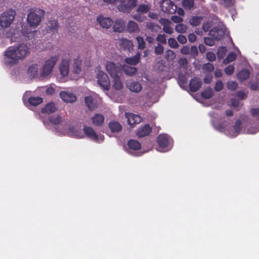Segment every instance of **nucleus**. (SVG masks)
I'll use <instances>...</instances> for the list:
<instances>
[{
  "label": "nucleus",
  "instance_id": "obj_41",
  "mask_svg": "<svg viewBox=\"0 0 259 259\" xmlns=\"http://www.w3.org/2000/svg\"><path fill=\"white\" fill-rule=\"evenodd\" d=\"M165 57L167 60H172L176 58V54L172 51L168 50L165 52Z\"/></svg>",
  "mask_w": 259,
  "mask_h": 259
},
{
  "label": "nucleus",
  "instance_id": "obj_27",
  "mask_svg": "<svg viewBox=\"0 0 259 259\" xmlns=\"http://www.w3.org/2000/svg\"><path fill=\"white\" fill-rule=\"evenodd\" d=\"M92 123L95 125L99 126L102 125L104 121V117L101 114H96L91 118Z\"/></svg>",
  "mask_w": 259,
  "mask_h": 259
},
{
  "label": "nucleus",
  "instance_id": "obj_13",
  "mask_svg": "<svg viewBox=\"0 0 259 259\" xmlns=\"http://www.w3.org/2000/svg\"><path fill=\"white\" fill-rule=\"evenodd\" d=\"M125 117L131 128H133L136 124L139 123L142 120V118L139 115L132 113H125Z\"/></svg>",
  "mask_w": 259,
  "mask_h": 259
},
{
  "label": "nucleus",
  "instance_id": "obj_39",
  "mask_svg": "<svg viewBox=\"0 0 259 259\" xmlns=\"http://www.w3.org/2000/svg\"><path fill=\"white\" fill-rule=\"evenodd\" d=\"M202 97L205 99H209L213 96V92L211 89H206L201 93Z\"/></svg>",
  "mask_w": 259,
  "mask_h": 259
},
{
  "label": "nucleus",
  "instance_id": "obj_42",
  "mask_svg": "<svg viewBox=\"0 0 259 259\" xmlns=\"http://www.w3.org/2000/svg\"><path fill=\"white\" fill-rule=\"evenodd\" d=\"M183 7L185 9H190L194 5V2L193 0H184L183 2Z\"/></svg>",
  "mask_w": 259,
  "mask_h": 259
},
{
  "label": "nucleus",
  "instance_id": "obj_16",
  "mask_svg": "<svg viewBox=\"0 0 259 259\" xmlns=\"http://www.w3.org/2000/svg\"><path fill=\"white\" fill-rule=\"evenodd\" d=\"M118 43L121 49L130 51L133 48L132 41L126 38H119Z\"/></svg>",
  "mask_w": 259,
  "mask_h": 259
},
{
  "label": "nucleus",
  "instance_id": "obj_44",
  "mask_svg": "<svg viewBox=\"0 0 259 259\" xmlns=\"http://www.w3.org/2000/svg\"><path fill=\"white\" fill-rule=\"evenodd\" d=\"M149 8L148 6L142 5L140 6L137 9V12L139 13H146L148 12Z\"/></svg>",
  "mask_w": 259,
  "mask_h": 259
},
{
  "label": "nucleus",
  "instance_id": "obj_59",
  "mask_svg": "<svg viewBox=\"0 0 259 259\" xmlns=\"http://www.w3.org/2000/svg\"><path fill=\"white\" fill-rule=\"evenodd\" d=\"M171 19L174 22L178 23L182 22L183 20L181 17L177 16H172Z\"/></svg>",
  "mask_w": 259,
  "mask_h": 259
},
{
  "label": "nucleus",
  "instance_id": "obj_2",
  "mask_svg": "<svg viewBox=\"0 0 259 259\" xmlns=\"http://www.w3.org/2000/svg\"><path fill=\"white\" fill-rule=\"evenodd\" d=\"M43 16V11L36 9H31L27 14V23L30 27L35 28L40 24Z\"/></svg>",
  "mask_w": 259,
  "mask_h": 259
},
{
  "label": "nucleus",
  "instance_id": "obj_24",
  "mask_svg": "<svg viewBox=\"0 0 259 259\" xmlns=\"http://www.w3.org/2000/svg\"><path fill=\"white\" fill-rule=\"evenodd\" d=\"M126 28L129 33H137L140 31L138 24L132 20L128 21Z\"/></svg>",
  "mask_w": 259,
  "mask_h": 259
},
{
  "label": "nucleus",
  "instance_id": "obj_36",
  "mask_svg": "<svg viewBox=\"0 0 259 259\" xmlns=\"http://www.w3.org/2000/svg\"><path fill=\"white\" fill-rule=\"evenodd\" d=\"M122 68L124 73L128 75H134L137 71V69L135 67L128 66H123Z\"/></svg>",
  "mask_w": 259,
  "mask_h": 259
},
{
  "label": "nucleus",
  "instance_id": "obj_31",
  "mask_svg": "<svg viewBox=\"0 0 259 259\" xmlns=\"http://www.w3.org/2000/svg\"><path fill=\"white\" fill-rule=\"evenodd\" d=\"M201 82L199 79H193L190 83V90L193 92L197 91L201 87Z\"/></svg>",
  "mask_w": 259,
  "mask_h": 259
},
{
  "label": "nucleus",
  "instance_id": "obj_43",
  "mask_svg": "<svg viewBox=\"0 0 259 259\" xmlns=\"http://www.w3.org/2000/svg\"><path fill=\"white\" fill-rule=\"evenodd\" d=\"M187 30V26L183 24H178L176 26V30L180 33H185Z\"/></svg>",
  "mask_w": 259,
  "mask_h": 259
},
{
  "label": "nucleus",
  "instance_id": "obj_34",
  "mask_svg": "<svg viewBox=\"0 0 259 259\" xmlns=\"http://www.w3.org/2000/svg\"><path fill=\"white\" fill-rule=\"evenodd\" d=\"M38 66L37 64H32L28 68V73L32 76L34 77L38 74Z\"/></svg>",
  "mask_w": 259,
  "mask_h": 259
},
{
  "label": "nucleus",
  "instance_id": "obj_11",
  "mask_svg": "<svg viewBox=\"0 0 259 259\" xmlns=\"http://www.w3.org/2000/svg\"><path fill=\"white\" fill-rule=\"evenodd\" d=\"M70 60L69 59H63L61 60L59 66V69L60 75L64 78L67 77L69 72ZM64 79L62 81H64Z\"/></svg>",
  "mask_w": 259,
  "mask_h": 259
},
{
  "label": "nucleus",
  "instance_id": "obj_58",
  "mask_svg": "<svg viewBox=\"0 0 259 259\" xmlns=\"http://www.w3.org/2000/svg\"><path fill=\"white\" fill-rule=\"evenodd\" d=\"M133 18L139 22H142L145 20V17L141 16L140 13L134 15Z\"/></svg>",
  "mask_w": 259,
  "mask_h": 259
},
{
  "label": "nucleus",
  "instance_id": "obj_3",
  "mask_svg": "<svg viewBox=\"0 0 259 259\" xmlns=\"http://www.w3.org/2000/svg\"><path fill=\"white\" fill-rule=\"evenodd\" d=\"M58 59L59 56L55 55L46 60L40 70V75L44 77H47L50 75Z\"/></svg>",
  "mask_w": 259,
  "mask_h": 259
},
{
  "label": "nucleus",
  "instance_id": "obj_62",
  "mask_svg": "<svg viewBox=\"0 0 259 259\" xmlns=\"http://www.w3.org/2000/svg\"><path fill=\"white\" fill-rule=\"evenodd\" d=\"M181 53L184 55H188L190 53V49L188 46H184L181 49Z\"/></svg>",
  "mask_w": 259,
  "mask_h": 259
},
{
  "label": "nucleus",
  "instance_id": "obj_7",
  "mask_svg": "<svg viewBox=\"0 0 259 259\" xmlns=\"http://www.w3.org/2000/svg\"><path fill=\"white\" fill-rule=\"evenodd\" d=\"M30 92H26L23 96V100L24 104L27 107L29 105L36 106L43 101L41 98L39 97H29Z\"/></svg>",
  "mask_w": 259,
  "mask_h": 259
},
{
  "label": "nucleus",
  "instance_id": "obj_12",
  "mask_svg": "<svg viewBox=\"0 0 259 259\" xmlns=\"http://www.w3.org/2000/svg\"><path fill=\"white\" fill-rule=\"evenodd\" d=\"M59 96L62 100L66 103H73L77 100L76 96L69 91H61Z\"/></svg>",
  "mask_w": 259,
  "mask_h": 259
},
{
  "label": "nucleus",
  "instance_id": "obj_38",
  "mask_svg": "<svg viewBox=\"0 0 259 259\" xmlns=\"http://www.w3.org/2000/svg\"><path fill=\"white\" fill-rule=\"evenodd\" d=\"M48 28L52 31H56L58 27V24L56 20H52L48 23Z\"/></svg>",
  "mask_w": 259,
  "mask_h": 259
},
{
  "label": "nucleus",
  "instance_id": "obj_35",
  "mask_svg": "<svg viewBox=\"0 0 259 259\" xmlns=\"http://www.w3.org/2000/svg\"><path fill=\"white\" fill-rule=\"evenodd\" d=\"M140 57V55L138 54L133 57L126 58L125 62L130 65H135L139 62Z\"/></svg>",
  "mask_w": 259,
  "mask_h": 259
},
{
  "label": "nucleus",
  "instance_id": "obj_50",
  "mask_svg": "<svg viewBox=\"0 0 259 259\" xmlns=\"http://www.w3.org/2000/svg\"><path fill=\"white\" fill-rule=\"evenodd\" d=\"M138 44V47L140 49H143L145 48V41L143 39V38L140 36L137 37L136 38Z\"/></svg>",
  "mask_w": 259,
  "mask_h": 259
},
{
  "label": "nucleus",
  "instance_id": "obj_19",
  "mask_svg": "<svg viewBox=\"0 0 259 259\" xmlns=\"http://www.w3.org/2000/svg\"><path fill=\"white\" fill-rule=\"evenodd\" d=\"M126 85L131 92L138 93L142 89V86L140 83L132 80H127Z\"/></svg>",
  "mask_w": 259,
  "mask_h": 259
},
{
  "label": "nucleus",
  "instance_id": "obj_57",
  "mask_svg": "<svg viewBox=\"0 0 259 259\" xmlns=\"http://www.w3.org/2000/svg\"><path fill=\"white\" fill-rule=\"evenodd\" d=\"M156 40H157V41H159L162 43H163V44L166 43V41L165 36L164 34L158 35L156 38Z\"/></svg>",
  "mask_w": 259,
  "mask_h": 259
},
{
  "label": "nucleus",
  "instance_id": "obj_8",
  "mask_svg": "<svg viewBox=\"0 0 259 259\" xmlns=\"http://www.w3.org/2000/svg\"><path fill=\"white\" fill-rule=\"evenodd\" d=\"M120 5L117 6L119 11L128 13L136 5L137 0H120Z\"/></svg>",
  "mask_w": 259,
  "mask_h": 259
},
{
  "label": "nucleus",
  "instance_id": "obj_64",
  "mask_svg": "<svg viewBox=\"0 0 259 259\" xmlns=\"http://www.w3.org/2000/svg\"><path fill=\"white\" fill-rule=\"evenodd\" d=\"M204 42L206 45L209 46H212L214 45L213 40L209 38H205Z\"/></svg>",
  "mask_w": 259,
  "mask_h": 259
},
{
  "label": "nucleus",
  "instance_id": "obj_21",
  "mask_svg": "<svg viewBox=\"0 0 259 259\" xmlns=\"http://www.w3.org/2000/svg\"><path fill=\"white\" fill-rule=\"evenodd\" d=\"M151 129L148 124H146L138 128L137 132V135L139 137H143L149 134Z\"/></svg>",
  "mask_w": 259,
  "mask_h": 259
},
{
  "label": "nucleus",
  "instance_id": "obj_25",
  "mask_svg": "<svg viewBox=\"0 0 259 259\" xmlns=\"http://www.w3.org/2000/svg\"><path fill=\"white\" fill-rule=\"evenodd\" d=\"M57 110V107L56 104L53 102H50L47 104L42 109V112L50 114L56 112Z\"/></svg>",
  "mask_w": 259,
  "mask_h": 259
},
{
  "label": "nucleus",
  "instance_id": "obj_40",
  "mask_svg": "<svg viewBox=\"0 0 259 259\" xmlns=\"http://www.w3.org/2000/svg\"><path fill=\"white\" fill-rule=\"evenodd\" d=\"M237 55L233 52H231L229 54L227 58L224 60V63L225 64H228L229 62H231L234 60H235L236 58Z\"/></svg>",
  "mask_w": 259,
  "mask_h": 259
},
{
  "label": "nucleus",
  "instance_id": "obj_56",
  "mask_svg": "<svg viewBox=\"0 0 259 259\" xmlns=\"http://www.w3.org/2000/svg\"><path fill=\"white\" fill-rule=\"evenodd\" d=\"M224 84L223 82L221 81H218L216 82L215 85V90L217 91H220L222 90L223 88Z\"/></svg>",
  "mask_w": 259,
  "mask_h": 259
},
{
  "label": "nucleus",
  "instance_id": "obj_9",
  "mask_svg": "<svg viewBox=\"0 0 259 259\" xmlns=\"http://www.w3.org/2000/svg\"><path fill=\"white\" fill-rule=\"evenodd\" d=\"M161 10L165 13L172 14L177 10V7L170 0H162L160 3Z\"/></svg>",
  "mask_w": 259,
  "mask_h": 259
},
{
  "label": "nucleus",
  "instance_id": "obj_29",
  "mask_svg": "<svg viewBox=\"0 0 259 259\" xmlns=\"http://www.w3.org/2000/svg\"><path fill=\"white\" fill-rule=\"evenodd\" d=\"M109 127L113 133H118L122 129L121 125L117 121H112L109 123Z\"/></svg>",
  "mask_w": 259,
  "mask_h": 259
},
{
  "label": "nucleus",
  "instance_id": "obj_22",
  "mask_svg": "<svg viewBox=\"0 0 259 259\" xmlns=\"http://www.w3.org/2000/svg\"><path fill=\"white\" fill-rule=\"evenodd\" d=\"M160 23L163 26V30L165 32L171 34L173 32L172 28L170 27V22L166 19H161L159 20Z\"/></svg>",
  "mask_w": 259,
  "mask_h": 259
},
{
  "label": "nucleus",
  "instance_id": "obj_37",
  "mask_svg": "<svg viewBox=\"0 0 259 259\" xmlns=\"http://www.w3.org/2000/svg\"><path fill=\"white\" fill-rule=\"evenodd\" d=\"M250 73L248 70L244 69L238 74V77L241 80L247 79L249 76Z\"/></svg>",
  "mask_w": 259,
  "mask_h": 259
},
{
  "label": "nucleus",
  "instance_id": "obj_32",
  "mask_svg": "<svg viewBox=\"0 0 259 259\" xmlns=\"http://www.w3.org/2000/svg\"><path fill=\"white\" fill-rule=\"evenodd\" d=\"M230 125V122L228 120H225L224 122L218 125L214 124V126L216 129L222 132H225L228 130Z\"/></svg>",
  "mask_w": 259,
  "mask_h": 259
},
{
  "label": "nucleus",
  "instance_id": "obj_30",
  "mask_svg": "<svg viewBox=\"0 0 259 259\" xmlns=\"http://www.w3.org/2000/svg\"><path fill=\"white\" fill-rule=\"evenodd\" d=\"M81 61L80 60H75L73 64V70L72 71L73 73L76 74L77 75H79L81 74L82 70H81Z\"/></svg>",
  "mask_w": 259,
  "mask_h": 259
},
{
  "label": "nucleus",
  "instance_id": "obj_15",
  "mask_svg": "<svg viewBox=\"0 0 259 259\" xmlns=\"http://www.w3.org/2000/svg\"><path fill=\"white\" fill-rule=\"evenodd\" d=\"M217 28H213L209 32L210 35L215 39H220L227 33L226 29L223 25L220 26L219 28H218V33L219 34H215Z\"/></svg>",
  "mask_w": 259,
  "mask_h": 259
},
{
  "label": "nucleus",
  "instance_id": "obj_48",
  "mask_svg": "<svg viewBox=\"0 0 259 259\" xmlns=\"http://www.w3.org/2000/svg\"><path fill=\"white\" fill-rule=\"evenodd\" d=\"M168 43L169 46L172 48H177L179 47V45L175 39L173 38H170L168 40Z\"/></svg>",
  "mask_w": 259,
  "mask_h": 259
},
{
  "label": "nucleus",
  "instance_id": "obj_18",
  "mask_svg": "<svg viewBox=\"0 0 259 259\" xmlns=\"http://www.w3.org/2000/svg\"><path fill=\"white\" fill-rule=\"evenodd\" d=\"M68 134L71 136L77 138H82L84 136L82 134L80 128L78 125H71L68 127Z\"/></svg>",
  "mask_w": 259,
  "mask_h": 259
},
{
  "label": "nucleus",
  "instance_id": "obj_6",
  "mask_svg": "<svg viewBox=\"0 0 259 259\" xmlns=\"http://www.w3.org/2000/svg\"><path fill=\"white\" fill-rule=\"evenodd\" d=\"M158 144V150L161 152H166L168 151L171 147L170 144V139L166 135H160L157 139Z\"/></svg>",
  "mask_w": 259,
  "mask_h": 259
},
{
  "label": "nucleus",
  "instance_id": "obj_49",
  "mask_svg": "<svg viewBox=\"0 0 259 259\" xmlns=\"http://www.w3.org/2000/svg\"><path fill=\"white\" fill-rule=\"evenodd\" d=\"M234 67L233 65H229L225 69V72L227 75H231L234 73Z\"/></svg>",
  "mask_w": 259,
  "mask_h": 259
},
{
  "label": "nucleus",
  "instance_id": "obj_5",
  "mask_svg": "<svg viewBox=\"0 0 259 259\" xmlns=\"http://www.w3.org/2000/svg\"><path fill=\"white\" fill-rule=\"evenodd\" d=\"M16 13L12 10L4 12L0 16V26L3 28L9 27L15 19Z\"/></svg>",
  "mask_w": 259,
  "mask_h": 259
},
{
  "label": "nucleus",
  "instance_id": "obj_53",
  "mask_svg": "<svg viewBox=\"0 0 259 259\" xmlns=\"http://www.w3.org/2000/svg\"><path fill=\"white\" fill-rule=\"evenodd\" d=\"M163 52V47L160 45H158L157 46H156L155 48V53L157 54H161Z\"/></svg>",
  "mask_w": 259,
  "mask_h": 259
},
{
  "label": "nucleus",
  "instance_id": "obj_10",
  "mask_svg": "<svg viewBox=\"0 0 259 259\" xmlns=\"http://www.w3.org/2000/svg\"><path fill=\"white\" fill-rule=\"evenodd\" d=\"M83 130L85 135L88 138L96 142H101L104 140V136L102 135H97L91 127L84 126Z\"/></svg>",
  "mask_w": 259,
  "mask_h": 259
},
{
  "label": "nucleus",
  "instance_id": "obj_45",
  "mask_svg": "<svg viewBox=\"0 0 259 259\" xmlns=\"http://www.w3.org/2000/svg\"><path fill=\"white\" fill-rule=\"evenodd\" d=\"M50 122L54 124H58L61 121V117L60 116H52L50 118Z\"/></svg>",
  "mask_w": 259,
  "mask_h": 259
},
{
  "label": "nucleus",
  "instance_id": "obj_33",
  "mask_svg": "<svg viewBox=\"0 0 259 259\" xmlns=\"http://www.w3.org/2000/svg\"><path fill=\"white\" fill-rule=\"evenodd\" d=\"M127 145L128 148L133 150H137L140 149L141 144L140 143L134 140H131L128 142Z\"/></svg>",
  "mask_w": 259,
  "mask_h": 259
},
{
  "label": "nucleus",
  "instance_id": "obj_51",
  "mask_svg": "<svg viewBox=\"0 0 259 259\" xmlns=\"http://www.w3.org/2000/svg\"><path fill=\"white\" fill-rule=\"evenodd\" d=\"M227 49L225 47H221L219 49L218 51V56L220 59H222L225 55Z\"/></svg>",
  "mask_w": 259,
  "mask_h": 259
},
{
  "label": "nucleus",
  "instance_id": "obj_61",
  "mask_svg": "<svg viewBox=\"0 0 259 259\" xmlns=\"http://www.w3.org/2000/svg\"><path fill=\"white\" fill-rule=\"evenodd\" d=\"M253 116L257 117L259 119V108H254L251 110Z\"/></svg>",
  "mask_w": 259,
  "mask_h": 259
},
{
  "label": "nucleus",
  "instance_id": "obj_14",
  "mask_svg": "<svg viewBox=\"0 0 259 259\" xmlns=\"http://www.w3.org/2000/svg\"><path fill=\"white\" fill-rule=\"evenodd\" d=\"M105 67L107 71L110 74L111 77L119 75L121 73L120 68L112 62H106Z\"/></svg>",
  "mask_w": 259,
  "mask_h": 259
},
{
  "label": "nucleus",
  "instance_id": "obj_55",
  "mask_svg": "<svg viewBox=\"0 0 259 259\" xmlns=\"http://www.w3.org/2000/svg\"><path fill=\"white\" fill-rule=\"evenodd\" d=\"M206 58L209 61H213L215 59V55L211 52H208L206 54Z\"/></svg>",
  "mask_w": 259,
  "mask_h": 259
},
{
  "label": "nucleus",
  "instance_id": "obj_60",
  "mask_svg": "<svg viewBox=\"0 0 259 259\" xmlns=\"http://www.w3.org/2000/svg\"><path fill=\"white\" fill-rule=\"evenodd\" d=\"M55 91V88H54L53 86L51 85L50 87H48L47 89H46V94L48 95H53Z\"/></svg>",
  "mask_w": 259,
  "mask_h": 259
},
{
  "label": "nucleus",
  "instance_id": "obj_54",
  "mask_svg": "<svg viewBox=\"0 0 259 259\" xmlns=\"http://www.w3.org/2000/svg\"><path fill=\"white\" fill-rule=\"evenodd\" d=\"M177 39L178 41L181 44H184L187 42L186 37L184 35L181 34L178 35L177 37Z\"/></svg>",
  "mask_w": 259,
  "mask_h": 259
},
{
  "label": "nucleus",
  "instance_id": "obj_52",
  "mask_svg": "<svg viewBox=\"0 0 259 259\" xmlns=\"http://www.w3.org/2000/svg\"><path fill=\"white\" fill-rule=\"evenodd\" d=\"M221 4L226 7H230L232 6L234 3V0H221L220 1Z\"/></svg>",
  "mask_w": 259,
  "mask_h": 259
},
{
  "label": "nucleus",
  "instance_id": "obj_1",
  "mask_svg": "<svg viewBox=\"0 0 259 259\" xmlns=\"http://www.w3.org/2000/svg\"><path fill=\"white\" fill-rule=\"evenodd\" d=\"M30 53V48L25 43L9 47L5 52L4 61L8 66L17 64L24 60Z\"/></svg>",
  "mask_w": 259,
  "mask_h": 259
},
{
  "label": "nucleus",
  "instance_id": "obj_20",
  "mask_svg": "<svg viewBox=\"0 0 259 259\" xmlns=\"http://www.w3.org/2000/svg\"><path fill=\"white\" fill-rule=\"evenodd\" d=\"M125 28L124 21L122 19H117L113 25V30L114 32L122 33Z\"/></svg>",
  "mask_w": 259,
  "mask_h": 259
},
{
  "label": "nucleus",
  "instance_id": "obj_17",
  "mask_svg": "<svg viewBox=\"0 0 259 259\" xmlns=\"http://www.w3.org/2000/svg\"><path fill=\"white\" fill-rule=\"evenodd\" d=\"M97 21L100 25L104 28L108 29L113 24V21L110 18L102 16H98Z\"/></svg>",
  "mask_w": 259,
  "mask_h": 259
},
{
  "label": "nucleus",
  "instance_id": "obj_28",
  "mask_svg": "<svg viewBox=\"0 0 259 259\" xmlns=\"http://www.w3.org/2000/svg\"><path fill=\"white\" fill-rule=\"evenodd\" d=\"M241 125L242 123L240 120L236 121L234 125L233 126L232 129L229 132V134L232 137H236L238 135Z\"/></svg>",
  "mask_w": 259,
  "mask_h": 259
},
{
  "label": "nucleus",
  "instance_id": "obj_26",
  "mask_svg": "<svg viewBox=\"0 0 259 259\" xmlns=\"http://www.w3.org/2000/svg\"><path fill=\"white\" fill-rule=\"evenodd\" d=\"M84 101L87 106L89 109L92 110L97 107V104L95 99L92 96L85 97Z\"/></svg>",
  "mask_w": 259,
  "mask_h": 259
},
{
  "label": "nucleus",
  "instance_id": "obj_23",
  "mask_svg": "<svg viewBox=\"0 0 259 259\" xmlns=\"http://www.w3.org/2000/svg\"><path fill=\"white\" fill-rule=\"evenodd\" d=\"M112 78V87L115 90H120L123 88V83L119 75L111 77Z\"/></svg>",
  "mask_w": 259,
  "mask_h": 259
},
{
  "label": "nucleus",
  "instance_id": "obj_4",
  "mask_svg": "<svg viewBox=\"0 0 259 259\" xmlns=\"http://www.w3.org/2000/svg\"><path fill=\"white\" fill-rule=\"evenodd\" d=\"M96 79L99 85L103 90L108 91L111 87V83L108 75L100 69H97Z\"/></svg>",
  "mask_w": 259,
  "mask_h": 259
},
{
  "label": "nucleus",
  "instance_id": "obj_63",
  "mask_svg": "<svg viewBox=\"0 0 259 259\" xmlns=\"http://www.w3.org/2000/svg\"><path fill=\"white\" fill-rule=\"evenodd\" d=\"M203 68L205 70L208 71H211L213 69V67L212 65L210 63L205 64L203 66Z\"/></svg>",
  "mask_w": 259,
  "mask_h": 259
},
{
  "label": "nucleus",
  "instance_id": "obj_46",
  "mask_svg": "<svg viewBox=\"0 0 259 259\" xmlns=\"http://www.w3.org/2000/svg\"><path fill=\"white\" fill-rule=\"evenodd\" d=\"M227 87L229 90H235L237 87V83L235 81H230L227 82Z\"/></svg>",
  "mask_w": 259,
  "mask_h": 259
},
{
  "label": "nucleus",
  "instance_id": "obj_47",
  "mask_svg": "<svg viewBox=\"0 0 259 259\" xmlns=\"http://www.w3.org/2000/svg\"><path fill=\"white\" fill-rule=\"evenodd\" d=\"M201 22V18L198 17H195L191 18L190 20V24L193 26H197Z\"/></svg>",
  "mask_w": 259,
  "mask_h": 259
}]
</instances>
